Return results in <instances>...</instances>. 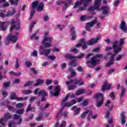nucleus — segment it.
<instances>
[{"label": "nucleus", "instance_id": "338daca9", "mask_svg": "<svg viewBox=\"0 0 127 127\" xmlns=\"http://www.w3.org/2000/svg\"><path fill=\"white\" fill-rule=\"evenodd\" d=\"M70 72L72 76H76V75H77V73H76V72H75L74 70H70Z\"/></svg>", "mask_w": 127, "mask_h": 127}, {"label": "nucleus", "instance_id": "37998d69", "mask_svg": "<svg viewBox=\"0 0 127 127\" xmlns=\"http://www.w3.org/2000/svg\"><path fill=\"white\" fill-rule=\"evenodd\" d=\"M30 72H33L34 75H37L38 73L37 70H36L34 67H30Z\"/></svg>", "mask_w": 127, "mask_h": 127}, {"label": "nucleus", "instance_id": "a19ab883", "mask_svg": "<svg viewBox=\"0 0 127 127\" xmlns=\"http://www.w3.org/2000/svg\"><path fill=\"white\" fill-rule=\"evenodd\" d=\"M80 112H81V108H77L76 109V110L74 111V115L77 116L80 114Z\"/></svg>", "mask_w": 127, "mask_h": 127}, {"label": "nucleus", "instance_id": "aec40b11", "mask_svg": "<svg viewBox=\"0 0 127 127\" xmlns=\"http://www.w3.org/2000/svg\"><path fill=\"white\" fill-rule=\"evenodd\" d=\"M127 24H126V22L124 21H123L121 22V24H120V28L122 29L123 31H127Z\"/></svg>", "mask_w": 127, "mask_h": 127}, {"label": "nucleus", "instance_id": "f8f14e48", "mask_svg": "<svg viewBox=\"0 0 127 127\" xmlns=\"http://www.w3.org/2000/svg\"><path fill=\"white\" fill-rule=\"evenodd\" d=\"M91 1H92V0H87L86 1H85V2H84V3H83L84 6L79 7L76 10V12H79V11H83L85 10L86 6H88V3H89V2H91Z\"/></svg>", "mask_w": 127, "mask_h": 127}, {"label": "nucleus", "instance_id": "9d476101", "mask_svg": "<svg viewBox=\"0 0 127 127\" xmlns=\"http://www.w3.org/2000/svg\"><path fill=\"white\" fill-rule=\"evenodd\" d=\"M55 92H53V91H51L50 92V96L51 97H58L59 94H60V92H61V88L59 86H56L55 88Z\"/></svg>", "mask_w": 127, "mask_h": 127}, {"label": "nucleus", "instance_id": "f3484780", "mask_svg": "<svg viewBox=\"0 0 127 127\" xmlns=\"http://www.w3.org/2000/svg\"><path fill=\"white\" fill-rule=\"evenodd\" d=\"M85 1H87V0H81L80 1L76 0L74 4L73 8H76V7H78V6H81L82 3H84Z\"/></svg>", "mask_w": 127, "mask_h": 127}, {"label": "nucleus", "instance_id": "6e6d98bb", "mask_svg": "<svg viewBox=\"0 0 127 127\" xmlns=\"http://www.w3.org/2000/svg\"><path fill=\"white\" fill-rule=\"evenodd\" d=\"M123 57L124 55H119L116 58V61H121V60H122V58H123Z\"/></svg>", "mask_w": 127, "mask_h": 127}, {"label": "nucleus", "instance_id": "680f3d73", "mask_svg": "<svg viewBox=\"0 0 127 127\" xmlns=\"http://www.w3.org/2000/svg\"><path fill=\"white\" fill-rule=\"evenodd\" d=\"M118 41H115L113 43V48L114 49L117 48L118 47Z\"/></svg>", "mask_w": 127, "mask_h": 127}, {"label": "nucleus", "instance_id": "cd10ccee", "mask_svg": "<svg viewBox=\"0 0 127 127\" xmlns=\"http://www.w3.org/2000/svg\"><path fill=\"white\" fill-rule=\"evenodd\" d=\"M89 105V100L87 99L84 100L82 103H80V106L82 107V108H85V107H87Z\"/></svg>", "mask_w": 127, "mask_h": 127}, {"label": "nucleus", "instance_id": "b1692460", "mask_svg": "<svg viewBox=\"0 0 127 127\" xmlns=\"http://www.w3.org/2000/svg\"><path fill=\"white\" fill-rule=\"evenodd\" d=\"M16 11L14 9L12 10H8L6 16H7V17L12 16L13 14H15Z\"/></svg>", "mask_w": 127, "mask_h": 127}, {"label": "nucleus", "instance_id": "69168bd1", "mask_svg": "<svg viewBox=\"0 0 127 127\" xmlns=\"http://www.w3.org/2000/svg\"><path fill=\"white\" fill-rule=\"evenodd\" d=\"M66 63L62 64L61 65V67L62 70H64V69H65V68H66Z\"/></svg>", "mask_w": 127, "mask_h": 127}, {"label": "nucleus", "instance_id": "3c124183", "mask_svg": "<svg viewBox=\"0 0 127 127\" xmlns=\"http://www.w3.org/2000/svg\"><path fill=\"white\" fill-rule=\"evenodd\" d=\"M35 38V40H37L39 37H36V33L33 34L30 37V39H33Z\"/></svg>", "mask_w": 127, "mask_h": 127}, {"label": "nucleus", "instance_id": "2f4dec72", "mask_svg": "<svg viewBox=\"0 0 127 127\" xmlns=\"http://www.w3.org/2000/svg\"><path fill=\"white\" fill-rule=\"evenodd\" d=\"M80 20L81 21H86V20H88L89 19V17L86 15H81L80 18Z\"/></svg>", "mask_w": 127, "mask_h": 127}, {"label": "nucleus", "instance_id": "393cba45", "mask_svg": "<svg viewBox=\"0 0 127 127\" xmlns=\"http://www.w3.org/2000/svg\"><path fill=\"white\" fill-rule=\"evenodd\" d=\"M30 111L32 112H35V107H31V104H29L28 105V107L26 110V112L28 113V112H30Z\"/></svg>", "mask_w": 127, "mask_h": 127}, {"label": "nucleus", "instance_id": "72a5a7b5", "mask_svg": "<svg viewBox=\"0 0 127 127\" xmlns=\"http://www.w3.org/2000/svg\"><path fill=\"white\" fill-rule=\"evenodd\" d=\"M114 49V52L115 53L114 54H116V55H117V54H118L119 52H120L122 50V48L119 47H117L116 48Z\"/></svg>", "mask_w": 127, "mask_h": 127}, {"label": "nucleus", "instance_id": "8fccbe9b", "mask_svg": "<svg viewBox=\"0 0 127 127\" xmlns=\"http://www.w3.org/2000/svg\"><path fill=\"white\" fill-rule=\"evenodd\" d=\"M20 65L18 63V59H16L15 62V69H17L19 67Z\"/></svg>", "mask_w": 127, "mask_h": 127}, {"label": "nucleus", "instance_id": "c85d7f7f", "mask_svg": "<svg viewBox=\"0 0 127 127\" xmlns=\"http://www.w3.org/2000/svg\"><path fill=\"white\" fill-rule=\"evenodd\" d=\"M20 27L19 24H18L17 25H12L11 26L10 28V31H12V30H13V29H14V28H15V29L16 30L19 29V28Z\"/></svg>", "mask_w": 127, "mask_h": 127}, {"label": "nucleus", "instance_id": "ea45409f", "mask_svg": "<svg viewBox=\"0 0 127 127\" xmlns=\"http://www.w3.org/2000/svg\"><path fill=\"white\" fill-rule=\"evenodd\" d=\"M10 86V81L5 82L3 83V88H8Z\"/></svg>", "mask_w": 127, "mask_h": 127}, {"label": "nucleus", "instance_id": "6e6552de", "mask_svg": "<svg viewBox=\"0 0 127 127\" xmlns=\"http://www.w3.org/2000/svg\"><path fill=\"white\" fill-rule=\"evenodd\" d=\"M98 21V20L97 19H95L93 20H92L91 22H89L86 24L85 26V29L87 30V31H92L91 27H93L96 23H97V22Z\"/></svg>", "mask_w": 127, "mask_h": 127}, {"label": "nucleus", "instance_id": "f03ea898", "mask_svg": "<svg viewBox=\"0 0 127 127\" xmlns=\"http://www.w3.org/2000/svg\"><path fill=\"white\" fill-rule=\"evenodd\" d=\"M98 58H103V55L102 54H97V55L94 56L91 58L90 61H87L86 62V64L88 65L89 68H93L96 66L97 62L98 61Z\"/></svg>", "mask_w": 127, "mask_h": 127}, {"label": "nucleus", "instance_id": "1a4fd4ad", "mask_svg": "<svg viewBox=\"0 0 127 127\" xmlns=\"http://www.w3.org/2000/svg\"><path fill=\"white\" fill-rule=\"evenodd\" d=\"M8 119H11V115L10 113H6L4 115V118L0 119V124L2 127H5L4 124L5 120H8Z\"/></svg>", "mask_w": 127, "mask_h": 127}, {"label": "nucleus", "instance_id": "774afa93", "mask_svg": "<svg viewBox=\"0 0 127 127\" xmlns=\"http://www.w3.org/2000/svg\"><path fill=\"white\" fill-rule=\"evenodd\" d=\"M110 114H111V112H110V111H107L105 116V118H106L107 119L109 118V117H110Z\"/></svg>", "mask_w": 127, "mask_h": 127}, {"label": "nucleus", "instance_id": "5701e85b", "mask_svg": "<svg viewBox=\"0 0 127 127\" xmlns=\"http://www.w3.org/2000/svg\"><path fill=\"white\" fill-rule=\"evenodd\" d=\"M44 83V80H41L40 79H38L36 80V82L34 84V86L35 87H37V86H40V85H42V84Z\"/></svg>", "mask_w": 127, "mask_h": 127}, {"label": "nucleus", "instance_id": "4468645a", "mask_svg": "<svg viewBox=\"0 0 127 127\" xmlns=\"http://www.w3.org/2000/svg\"><path fill=\"white\" fill-rule=\"evenodd\" d=\"M92 114L93 112L92 111L87 110L81 114V115H80V118L82 120H84V119L86 118L87 115H89V116H92Z\"/></svg>", "mask_w": 127, "mask_h": 127}, {"label": "nucleus", "instance_id": "4c0bfd02", "mask_svg": "<svg viewBox=\"0 0 127 127\" xmlns=\"http://www.w3.org/2000/svg\"><path fill=\"white\" fill-rule=\"evenodd\" d=\"M34 24H36V22H32L31 24H30V26L29 28V32L31 33V31H32V29L33 27H34Z\"/></svg>", "mask_w": 127, "mask_h": 127}, {"label": "nucleus", "instance_id": "c03bdc74", "mask_svg": "<svg viewBox=\"0 0 127 127\" xmlns=\"http://www.w3.org/2000/svg\"><path fill=\"white\" fill-rule=\"evenodd\" d=\"M25 65L28 68H30V67H31V66H32V63L30 62L29 61H27L25 63Z\"/></svg>", "mask_w": 127, "mask_h": 127}, {"label": "nucleus", "instance_id": "7c9ffc66", "mask_svg": "<svg viewBox=\"0 0 127 127\" xmlns=\"http://www.w3.org/2000/svg\"><path fill=\"white\" fill-rule=\"evenodd\" d=\"M16 94H15V92H12L11 93V96L9 97L10 100H16Z\"/></svg>", "mask_w": 127, "mask_h": 127}, {"label": "nucleus", "instance_id": "bb28decb", "mask_svg": "<svg viewBox=\"0 0 127 127\" xmlns=\"http://www.w3.org/2000/svg\"><path fill=\"white\" fill-rule=\"evenodd\" d=\"M111 55V56L110 58V61H112V62H114L115 61V56L116 55V54H113L112 53H108L107 54V56H110Z\"/></svg>", "mask_w": 127, "mask_h": 127}, {"label": "nucleus", "instance_id": "ddd939ff", "mask_svg": "<svg viewBox=\"0 0 127 127\" xmlns=\"http://www.w3.org/2000/svg\"><path fill=\"white\" fill-rule=\"evenodd\" d=\"M17 38L18 37L16 35H12L10 37L7 36L6 37V40L9 42V41H11L12 43H16L17 41Z\"/></svg>", "mask_w": 127, "mask_h": 127}, {"label": "nucleus", "instance_id": "39448f33", "mask_svg": "<svg viewBox=\"0 0 127 127\" xmlns=\"http://www.w3.org/2000/svg\"><path fill=\"white\" fill-rule=\"evenodd\" d=\"M94 98L98 101L97 102V107H98V108L102 107V105H103V103L104 102L103 94L101 93H99L94 94Z\"/></svg>", "mask_w": 127, "mask_h": 127}, {"label": "nucleus", "instance_id": "20e7f679", "mask_svg": "<svg viewBox=\"0 0 127 127\" xmlns=\"http://www.w3.org/2000/svg\"><path fill=\"white\" fill-rule=\"evenodd\" d=\"M99 40H100V38L97 37L96 38H92L90 39V40H89L88 41L85 43V44L86 45H83L82 47V49H84V50H86L87 48H88V46H92V45H94V44H96V43H98Z\"/></svg>", "mask_w": 127, "mask_h": 127}, {"label": "nucleus", "instance_id": "0e129e2a", "mask_svg": "<svg viewBox=\"0 0 127 127\" xmlns=\"http://www.w3.org/2000/svg\"><path fill=\"white\" fill-rule=\"evenodd\" d=\"M77 103V101H76V99H72L71 101H70V103L71 105V106H73V105H75Z\"/></svg>", "mask_w": 127, "mask_h": 127}, {"label": "nucleus", "instance_id": "58836bf2", "mask_svg": "<svg viewBox=\"0 0 127 127\" xmlns=\"http://www.w3.org/2000/svg\"><path fill=\"white\" fill-rule=\"evenodd\" d=\"M24 113V109H18L16 111V113L17 115H22Z\"/></svg>", "mask_w": 127, "mask_h": 127}, {"label": "nucleus", "instance_id": "0eeeda50", "mask_svg": "<svg viewBox=\"0 0 127 127\" xmlns=\"http://www.w3.org/2000/svg\"><path fill=\"white\" fill-rule=\"evenodd\" d=\"M82 79H80L78 80L77 79H75L74 80V79H71L70 81H66L65 84L66 85V86H68L70 84H73V83H74V81L75 85H78V86H82V85H84V82H82Z\"/></svg>", "mask_w": 127, "mask_h": 127}, {"label": "nucleus", "instance_id": "a18cd8bd", "mask_svg": "<svg viewBox=\"0 0 127 127\" xmlns=\"http://www.w3.org/2000/svg\"><path fill=\"white\" fill-rule=\"evenodd\" d=\"M112 65H114V62L110 61L109 62L106 64L105 67H109L110 66H112Z\"/></svg>", "mask_w": 127, "mask_h": 127}, {"label": "nucleus", "instance_id": "9b49d317", "mask_svg": "<svg viewBox=\"0 0 127 127\" xmlns=\"http://www.w3.org/2000/svg\"><path fill=\"white\" fill-rule=\"evenodd\" d=\"M39 96L40 95H42L41 98V101L42 102H46V96H47V92L44 90H42L38 92Z\"/></svg>", "mask_w": 127, "mask_h": 127}, {"label": "nucleus", "instance_id": "603ef678", "mask_svg": "<svg viewBox=\"0 0 127 127\" xmlns=\"http://www.w3.org/2000/svg\"><path fill=\"white\" fill-rule=\"evenodd\" d=\"M70 97V95L69 94H67L66 95L64 99H63L62 101V103H65V102H66V101L68 100V99H69V97Z\"/></svg>", "mask_w": 127, "mask_h": 127}, {"label": "nucleus", "instance_id": "49530a36", "mask_svg": "<svg viewBox=\"0 0 127 127\" xmlns=\"http://www.w3.org/2000/svg\"><path fill=\"white\" fill-rule=\"evenodd\" d=\"M125 93H126V88H123L121 90V93L120 94V98L122 99V98L124 97V95H125Z\"/></svg>", "mask_w": 127, "mask_h": 127}, {"label": "nucleus", "instance_id": "4be33fe9", "mask_svg": "<svg viewBox=\"0 0 127 127\" xmlns=\"http://www.w3.org/2000/svg\"><path fill=\"white\" fill-rule=\"evenodd\" d=\"M101 10H102L103 14H108V13L109 12V7L106 6H103L101 7Z\"/></svg>", "mask_w": 127, "mask_h": 127}, {"label": "nucleus", "instance_id": "de8ad7c7", "mask_svg": "<svg viewBox=\"0 0 127 127\" xmlns=\"http://www.w3.org/2000/svg\"><path fill=\"white\" fill-rule=\"evenodd\" d=\"M57 28H59L60 30H62V29L65 28V25H57Z\"/></svg>", "mask_w": 127, "mask_h": 127}, {"label": "nucleus", "instance_id": "6ab92c4d", "mask_svg": "<svg viewBox=\"0 0 127 127\" xmlns=\"http://www.w3.org/2000/svg\"><path fill=\"white\" fill-rule=\"evenodd\" d=\"M64 57H65L66 59H68V60H72V59H76V57L73 56L72 54H66L65 55H64Z\"/></svg>", "mask_w": 127, "mask_h": 127}, {"label": "nucleus", "instance_id": "a878e982", "mask_svg": "<svg viewBox=\"0 0 127 127\" xmlns=\"http://www.w3.org/2000/svg\"><path fill=\"white\" fill-rule=\"evenodd\" d=\"M84 93H86V91H85V90L83 89H79L76 91L75 94L76 96H80V95L84 94Z\"/></svg>", "mask_w": 127, "mask_h": 127}, {"label": "nucleus", "instance_id": "79ce46f5", "mask_svg": "<svg viewBox=\"0 0 127 127\" xmlns=\"http://www.w3.org/2000/svg\"><path fill=\"white\" fill-rule=\"evenodd\" d=\"M35 13V9L33 8L30 13V19H32L33 16H34Z\"/></svg>", "mask_w": 127, "mask_h": 127}, {"label": "nucleus", "instance_id": "c9c22d12", "mask_svg": "<svg viewBox=\"0 0 127 127\" xmlns=\"http://www.w3.org/2000/svg\"><path fill=\"white\" fill-rule=\"evenodd\" d=\"M61 106H62L63 109H64V108H66V107H67V108H70V107H72V105H71V103H70V102H67L64 105L61 104Z\"/></svg>", "mask_w": 127, "mask_h": 127}, {"label": "nucleus", "instance_id": "e433bc0d", "mask_svg": "<svg viewBox=\"0 0 127 127\" xmlns=\"http://www.w3.org/2000/svg\"><path fill=\"white\" fill-rule=\"evenodd\" d=\"M22 92L24 95H29V94H32V91L31 90H23Z\"/></svg>", "mask_w": 127, "mask_h": 127}, {"label": "nucleus", "instance_id": "09e8293b", "mask_svg": "<svg viewBox=\"0 0 127 127\" xmlns=\"http://www.w3.org/2000/svg\"><path fill=\"white\" fill-rule=\"evenodd\" d=\"M77 86L75 85H71L68 86V91H71V90H74V89L76 88Z\"/></svg>", "mask_w": 127, "mask_h": 127}, {"label": "nucleus", "instance_id": "864d4df0", "mask_svg": "<svg viewBox=\"0 0 127 127\" xmlns=\"http://www.w3.org/2000/svg\"><path fill=\"white\" fill-rule=\"evenodd\" d=\"M126 39L125 38H121L120 39V46H123L124 45V44L125 43V40Z\"/></svg>", "mask_w": 127, "mask_h": 127}, {"label": "nucleus", "instance_id": "052dcab7", "mask_svg": "<svg viewBox=\"0 0 127 127\" xmlns=\"http://www.w3.org/2000/svg\"><path fill=\"white\" fill-rule=\"evenodd\" d=\"M45 84L47 86H49V85H51V84H52V81L50 79H47Z\"/></svg>", "mask_w": 127, "mask_h": 127}, {"label": "nucleus", "instance_id": "bf43d9fd", "mask_svg": "<svg viewBox=\"0 0 127 127\" xmlns=\"http://www.w3.org/2000/svg\"><path fill=\"white\" fill-rule=\"evenodd\" d=\"M48 58H49V59H51V60H52V61H54V60H55V59H56V57H55V56L54 55H52V56H48Z\"/></svg>", "mask_w": 127, "mask_h": 127}, {"label": "nucleus", "instance_id": "473e14b6", "mask_svg": "<svg viewBox=\"0 0 127 127\" xmlns=\"http://www.w3.org/2000/svg\"><path fill=\"white\" fill-rule=\"evenodd\" d=\"M24 107V104L22 103H19L16 104V108L17 109H21Z\"/></svg>", "mask_w": 127, "mask_h": 127}, {"label": "nucleus", "instance_id": "dca6fc26", "mask_svg": "<svg viewBox=\"0 0 127 127\" xmlns=\"http://www.w3.org/2000/svg\"><path fill=\"white\" fill-rule=\"evenodd\" d=\"M102 91H106V90H110L111 89V84L108 85V82L105 81L104 83V84L102 85V88H101Z\"/></svg>", "mask_w": 127, "mask_h": 127}, {"label": "nucleus", "instance_id": "f257e3e1", "mask_svg": "<svg viewBox=\"0 0 127 127\" xmlns=\"http://www.w3.org/2000/svg\"><path fill=\"white\" fill-rule=\"evenodd\" d=\"M51 37H45L42 41L43 45L40 46L39 48V52L40 55H44L47 57H48L49 54L51 53V49H46L51 47Z\"/></svg>", "mask_w": 127, "mask_h": 127}, {"label": "nucleus", "instance_id": "4d7b16f0", "mask_svg": "<svg viewBox=\"0 0 127 127\" xmlns=\"http://www.w3.org/2000/svg\"><path fill=\"white\" fill-rule=\"evenodd\" d=\"M84 56H85V54L84 53H80V54L76 57V58H77V59H81L82 58H83V57H84Z\"/></svg>", "mask_w": 127, "mask_h": 127}, {"label": "nucleus", "instance_id": "423d86ee", "mask_svg": "<svg viewBox=\"0 0 127 127\" xmlns=\"http://www.w3.org/2000/svg\"><path fill=\"white\" fill-rule=\"evenodd\" d=\"M101 4H102V0H95L94 3V7L91 6L88 8V10L91 12L95 11V10H101L100 8Z\"/></svg>", "mask_w": 127, "mask_h": 127}, {"label": "nucleus", "instance_id": "f704fd0d", "mask_svg": "<svg viewBox=\"0 0 127 127\" xmlns=\"http://www.w3.org/2000/svg\"><path fill=\"white\" fill-rule=\"evenodd\" d=\"M69 65H70L71 67H76V66H77V62H76V61H75V60L71 61L69 63Z\"/></svg>", "mask_w": 127, "mask_h": 127}, {"label": "nucleus", "instance_id": "5fc2aeb1", "mask_svg": "<svg viewBox=\"0 0 127 127\" xmlns=\"http://www.w3.org/2000/svg\"><path fill=\"white\" fill-rule=\"evenodd\" d=\"M31 83H32V81H27L24 84V87H29V86L31 85Z\"/></svg>", "mask_w": 127, "mask_h": 127}, {"label": "nucleus", "instance_id": "13d9d810", "mask_svg": "<svg viewBox=\"0 0 127 127\" xmlns=\"http://www.w3.org/2000/svg\"><path fill=\"white\" fill-rule=\"evenodd\" d=\"M70 52H73V53L77 54V53H78V52H79V51L78 50V49L74 48V49H72L70 51Z\"/></svg>", "mask_w": 127, "mask_h": 127}, {"label": "nucleus", "instance_id": "e2e57ef3", "mask_svg": "<svg viewBox=\"0 0 127 127\" xmlns=\"http://www.w3.org/2000/svg\"><path fill=\"white\" fill-rule=\"evenodd\" d=\"M2 95L3 96V98H6L7 97V93L4 90L2 91Z\"/></svg>", "mask_w": 127, "mask_h": 127}, {"label": "nucleus", "instance_id": "2eb2a0df", "mask_svg": "<svg viewBox=\"0 0 127 127\" xmlns=\"http://www.w3.org/2000/svg\"><path fill=\"white\" fill-rule=\"evenodd\" d=\"M70 36L72 37L71 39L72 41L76 40V31H75V27H72L70 29Z\"/></svg>", "mask_w": 127, "mask_h": 127}, {"label": "nucleus", "instance_id": "412c9836", "mask_svg": "<svg viewBox=\"0 0 127 127\" xmlns=\"http://www.w3.org/2000/svg\"><path fill=\"white\" fill-rule=\"evenodd\" d=\"M44 10V3L43 2H41L39 4L37 7V11L41 12Z\"/></svg>", "mask_w": 127, "mask_h": 127}, {"label": "nucleus", "instance_id": "7ed1b4c3", "mask_svg": "<svg viewBox=\"0 0 127 127\" xmlns=\"http://www.w3.org/2000/svg\"><path fill=\"white\" fill-rule=\"evenodd\" d=\"M20 117H21L20 115L14 114L13 116L14 120H19V121L17 122H15L13 121H10L8 124V127H14L15 126H16V125H20L22 122V119L20 118Z\"/></svg>", "mask_w": 127, "mask_h": 127}, {"label": "nucleus", "instance_id": "a211bd4d", "mask_svg": "<svg viewBox=\"0 0 127 127\" xmlns=\"http://www.w3.org/2000/svg\"><path fill=\"white\" fill-rule=\"evenodd\" d=\"M8 23L7 22H0V28L3 30V31H5L7 28Z\"/></svg>", "mask_w": 127, "mask_h": 127}, {"label": "nucleus", "instance_id": "c756f323", "mask_svg": "<svg viewBox=\"0 0 127 127\" xmlns=\"http://www.w3.org/2000/svg\"><path fill=\"white\" fill-rule=\"evenodd\" d=\"M39 4V2L38 0L33 1L32 4V8L35 9L36 7H37Z\"/></svg>", "mask_w": 127, "mask_h": 127}]
</instances>
